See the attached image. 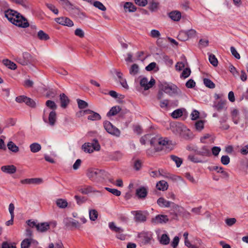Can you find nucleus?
<instances>
[{
    "label": "nucleus",
    "instance_id": "e2e57ef3",
    "mask_svg": "<svg viewBox=\"0 0 248 248\" xmlns=\"http://www.w3.org/2000/svg\"><path fill=\"white\" fill-rule=\"evenodd\" d=\"M236 222V219L235 218H227L225 220V223L229 226H232Z\"/></svg>",
    "mask_w": 248,
    "mask_h": 248
},
{
    "label": "nucleus",
    "instance_id": "393cba45",
    "mask_svg": "<svg viewBox=\"0 0 248 248\" xmlns=\"http://www.w3.org/2000/svg\"><path fill=\"white\" fill-rule=\"evenodd\" d=\"M90 112H87V114H89L88 116V119L91 121H97L101 119V117L100 115L91 110H90Z\"/></svg>",
    "mask_w": 248,
    "mask_h": 248
},
{
    "label": "nucleus",
    "instance_id": "473e14b6",
    "mask_svg": "<svg viewBox=\"0 0 248 248\" xmlns=\"http://www.w3.org/2000/svg\"><path fill=\"white\" fill-rule=\"evenodd\" d=\"M159 242L161 244L166 245L170 243V238L167 234H163L159 238Z\"/></svg>",
    "mask_w": 248,
    "mask_h": 248
},
{
    "label": "nucleus",
    "instance_id": "9d476101",
    "mask_svg": "<svg viewBox=\"0 0 248 248\" xmlns=\"http://www.w3.org/2000/svg\"><path fill=\"white\" fill-rule=\"evenodd\" d=\"M63 223L67 227H74L77 229H79L80 228L79 223L71 217L65 218L63 219Z\"/></svg>",
    "mask_w": 248,
    "mask_h": 248
},
{
    "label": "nucleus",
    "instance_id": "f8f14e48",
    "mask_svg": "<svg viewBox=\"0 0 248 248\" xmlns=\"http://www.w3.org/2000/svg\"><path fill=\"white\" fill-rule=\"evenodd\" d=\"M139 236L145 244L150 243L153 238V234L150 232H142L139 234Z\"/></svg>",
    "mask_w": 248,
    "mask_h": 248
},
{
    "label": "nucleus",
    "instance_id": "c03bdc74",
    "mask_svg": "<svg viewBox=\"0 0 248 248\" xmlns=\"http://www.w3.org/2000/svg\"><path fill=\"white\" fill-rule=\"evenodd\" d=\"M139 72V67L137 64H133L129 69L130 74L133 76L136 75Z\"/></svg>",
    "mask_w": 248,
    "mask_h": 248
},
{
    "label": "nucleus",
    "instance_id": "aec40b11",
    "mask_svg": "<svg viewBox=\"0 0 248 248\" xmlns=\"http://www.w3.org/2000/svg\"><path fill=\"white\" fill-rule=\"evenodd\" d=\"M78 190L80 193L83 194H88L90 193L98 192L96 191L93 187L90 186L79 187Z\"/></svg>",
    "mask_w": 248,
    "mask_h": 248
},
{
    "label": "nucleus",
    "instance_id": "f3484780",
    "mask_svg": "<svg viewBox=\"0 0 248 248\" xmlns=\"http://www.w3.org/2000/svg\"><path fill=\"white\" fill-rule=\"evenodd\" d=\"M226 100H220L217 102H215L214 104L213 108L218 111H220L223 109H226Z\"/></svg>",
    "mask_w": 248,
    "mask_h": 248
},
{
    "label": "nucleus",
    "instance_id": "774afa93",
    "mask_svg": "<svg viewBox=\"0 0 248 248\" xmlns=\"http://www.w3.org/2000/svg\"><path fill=\"white\" fill-rule=\"evenodd\" d=\"M212 153L215 156L218 155L219 152L221 151V148L219 147L214 146L212 148Z\"/></svg>",
    "mask_w": 248,
    "mask_h": 248
},
{
    "label": "nucleus",
    "instance_id": "6ab92c4d",
    "mask_svg": "<svg viewBox=\"0 0 248 248\" xmlns=\"http://www.w3.org/2000/svg\"><path fill=\"white\" fill-rule=\"evenodd\" d=\"M231 116L232 120L234 124H236L239 123L240 116L238 109L236 108H232L231 111Z\"/></svg>",
    "mask_w": 248,
    "mask_h": 248
},
{
    "label": "nucleus",
    "instance_id": "8fccbe9b",
    "mask_svg": "<svg viewBox=\"0 0 248 248\" xmlns=\"http://www.w3.org/2000/svg\"><path fill=\"white\" fill-rule=\"evenodd\" d=\"M177 38L182 41H185L188 40L186 31H181L178 35Z\"/></svg>",
    "mask_w": 248,
    "mask_h": 248
},
{
    "label": "nucleus",
    "instance_id": "2f4dec72",
    "mask_svg": "<svg viewBox=\"0 0 248 248\" xmlns=\"http://www.w3.org/2000/svg\"><path fill=\"white\" fill-rule=\"evenodd\" d=\"M89 218L92 221H95L98 217V212L95 209H90L89 210Z\"/></svg>",
    "mask_w": 248,
    "mask_h": 248
},
{
    "label": "nucleus",
    "instance_id": "f03ea898",
    "mask_svg": "<svg viewBox=\"0 0 248 248\" xmlns=\"http://www.w3.org/2000/svg\"><path fill=\"white\" fill-rule=\"evenodd\" d=\"M46 105L47 108H45L43 115L44 122L50 126L55 125L57 121V114L55 110L57 105L54 101L47 100Z\"/></svg>",
    "mask_w": 248,
    "mask_h": 248
},
{
    "label": "nucleus",
    "instance_id": "5701e85b",
    "mask_svg": "<svg viewBox=\"0 0 248 248\" xmlns=\"http://www.w3.org/2000/svg\"><path fill=\"white\" fill-rule=\"evenodd\" d=\"M157 204L161 207H169L171 206V202L168 201L164 198L160 197L157 201Z\"/></svg>",
    "mask_w": 248,
    "mask_h": 248
},
{
    "label": "nucleus",
    "instance_id": "b1692460",
    "mask_svg": "<svg viewBox=\"0 0 248 248\" xmlns=\"http://www.w3.org/2000/svg\"><path fill=\"white\" fill-rule=\"evenodd\" d=\"M3 64L8 68L11 70H16L17 68L16 64L8 59H4L2 61Z\"/></svg>",
    "mask_w": 248,
    "mask_h": 248
},
{
    "label": "nucleus",
    "instance_id": "79ce46f5",
    "mask_svg": "<svg viewBox=\"0 0 248 248\" xmlns=\"http://www.w3.org/2000/svg\"><path fill=\"white\" fill-rule=\"evenodd\" d=\"M186 178L191 183L193 184H197L198 183V179L195 178L194 176L189 172H186L185 174Z\"/></svg>",
    "mask_w": 248,
    "mask_h": 248
},
{
    "label": "nucleus",
    "instance_id": "864d4df0",
    "mask_svg": "<svg viewBox=\"0 0 248 248\" xmlns=\"http://www.w3.org/2000/svg\"><path fill=\"white\" fill-rule=\"evenodd\" d=\"M77 101L78 107L80 109L85 108L88 106V103L84 100L78 99Z\"/></svg>",
    "mask_w": 248,
    "mask_h": 248
},
{
    "label": "nucleus",
    "instance_id": "ddd939ff",
    "mask_svg": "<svg viewBox=\"0 0 248 248\" xmlns=\"http://www.w3.org/2000/svg\"><path fill=\"white\" fill-rule=\"evenodd\" d=\"M176 86L174 85L165 83L161 85V89L162 91L168 94H171L174 92Z\"/></svg>",
    "mask_w": 248,
    "mask_h": 248
},
{
    "label": "nucleus",
    "instance_id": "a211bd4d",
    "mask_svg": "<svg viewBox=\"0 0 248 248\" xmlns=\"http://www.w3.org/2000/svg\"><path fill=\"white\" fill-rule=\"evenodd\" d=\"M1 170L6 173L14 174L16 171V168L13 165H5L1 167Z\"/></svg>",
    "mask_w": 248,
    "mask_h": 248
},
{
    "label": "nucleus",
    "instance_id": "dca6fc26",
    "mask_svg": "<svg viewBox=\"0 0 248 248\" xmlns=\"http://www.w3.org/2000/svg\"><path fill=\"white\" fill-rule=\"evenodd\" d=\"M17 15H19L18 12L11 9H9L5 12V17L11 23L15 19L16 16Z\"/></svg>",
    "mask_w": 248,
    "mask_h": 248
},
{
    "label": "nucleus",
    "instance_id": "ea45409f",
    "mask_svg": "<svg viewBox=\"0 0 248 248\" xmlns=\"http://www.w3.org/2000/svg\"><path fill=\"white\" fill-rule=\"evenodd\" d=\"M108 226L110 230L115 232H123V230L122 228L117 227L113 222H109Z\"/></svg>",
    "mask_w": 248,
    "mask_h": 248
},
{
    "label": "nucleus",
    "instance_id": "cd10ccee",
    "mask_svg": "<svg viewBox=\"0 0 248 248\" xmlns=\"http://www.w3.org/2000/svg\"><path fill=\"white\" fill-rule=\"evenodd\" d=\"M156 187L159 190L165 191L168 189V184L165 181L161 180L156 184Z\"/></svg>",
    "mask_w": 248,
    "mask_h": 248
},
{
    "label": "nucleus",
    "instance_id": "58836bf2",
    "mask_svg": "<svg viewBox=\"0 0 248 248\" xmlns=\"http://www.w3.org/2000/svg\"><path fill=\"white\" fill-rule=\"evenodd\" d=\"M170 158L175 162L177 167L178 168L180 167L183 162V160L182 158L174 155H171L170 156Z\"/></svg>",
    "mask_w": 248,
    "mask_h": 248
},
{
    "label": "nucleus",
    "instance_id": "4468645a",
    "mask_svg": "<svg viewBox=\"0 0 248 248\" xmlns=\"http://www.w3.org/2000/svg\"><path fill=\"white\" fill-rule=\"evenodd\" d=\"M195 152L197 155L203 156H210L211 155L210 150L206 146H202L200 149L195 150Z\"/></svg>",
    "mask_w": 248,
    "mask_h": 248
},
{
    "label": "nucleus",
    "instance_id": "4be33fe9",
    "mask_svg": "<svg viewBox=\"0 0 248 248\" xmlns=\"http://www.w3.org/2000/svg\"><path fill=\"white\" fill-rule=\"evenodd\" d=\"M50 223L48 222H43L38 223L37 226V230L41 232H44L47 231L50 228Z\"/></svg>",
    "mask_w": 248,
    "mask_h": 248
},
{
    "label": "nucleus",
    "instance_id": "49530a36",
    "mask_svg": "<svg viewBox=\"0 0 248 248\" xmlns=\"http://www.w3.org/2000/svg\"><path fill=\"white\" fill-rule=\"evenodd\" d=\"M183 115V111L181 109H177L173 111L171 113V116L173 118H178L182 116Z\"/></svg>",
    "mask_w": 248,
    "mask_h": 248
},
{
    "label": "nucleus",
    "instance_id": "7c9ffc66",
    "mask_svg": "<svg viewBox=\"0 0 248 248\" xmlns=\"http://www.w3.org/2000/svg\"><path fill=\"white\" fill-rule=\"evenodd\" d=\"M31 151L33 153H37L41 149V146L38 143H33L30 145Z\"/></svg>",
    "mask_w": 248,
    "mask_h": 248
},
{
    "label": "nucleus",
    "instance_id": "c85d7f7f",
    "mask_svg": "<svg viewBox=\"0 0 248 248\" xmlns=\"http://www.w3.org/2000/svg\"><path fill=\"white\" fill-rule=\"evenodd\" d=\"M124 7L126 11H128L129 12H134L136 11L137 9L135 5L130 2H125Z\"/></svg>",
    "mask_w": 248,
    "mask_h": 248
},
{
    "label": "nucleus",
    "instance_id": "f704fd0d",
    "mask_svg": "<svg viewBox=\"0 0 248 248\" xmlns=\"http://www.w3.org/2000/svg\"><path fill=\"white\" fill-rule=\"evenodd\" d=\"M37 36L41 40L46 41L49 39V35L42 30L38 32Z\"/></svg>",
    "mask_w": 248,
    "mask_h": 248
},
{
    "label": "nucleus",
    "instance_id": "37998d69",
    "mask_svg": "<svg viewBox=\"0 0 248 248\" xmlns=\"http://www.w3.org/2000/svg\"><path fill=\"white\" fill-rule=\"evenodd\" d=\"M162 170H154L150 172V175L154 178H158L160 176H163Z\"/></svg>",
    "mask_w": 248,
    "mask_h": 248
},
{
    "label": "nucleus",
    "instance_id": "2eb2a0df",
    "mask_svg": "<svg viewBox=\"0 0 248 248\" xmlns=\"http://www.w3.org/2000/svg\"><path fill=\"white\" fill-rule=\"evenodd\" d=\"M169 220V218L166 215H159L155 216L152 219V222L155 224L165 223Z\"/></svg>",
    "mask_w": 248,
    "mask_h": 248
},
{
    "label": "nucleus",
    "instance_id": "a878e982",
    "mask_svg": "<svg viewBox=\"0 0 248 248\" xmlns=\"http://www.w3.org/2000/svg\"><path fill=\"white\" fill-rule=\"evenodd\" d=\"M60 100L61 107L63 108H65L69 103L68 97L64 93L60 94Z\"/></svg>",
    "mask_w": 248,
    "mask_h": 248
},
{
    "label": "nucleus",
    "instance_id": "a19ab883",
    "mask_svg": "<svg viewBox=\"0 0 248 248\" xmlns=\"http://www.w3.org/2000/svg\"><path fill=\"white\" fill-rule=\"evenodd\" d=\"M12 1L22 5L25 8H28L30 6V3L27 0H12Z\"/></svg>",
    "mask_w": 248,
    "mask_h": 248
},
{
    "label": "nucleus",
    "instance_id": "f257e3e1",
    "mask_svg": "<svg viewBox=\"0 0 248 248\" xmlns=\"http://www.w3.org/2000/svg\"><path fill=\"white\" fill-rule=\"evenodd\" d=\"M148 141L150 142L152 146H154L156 151L170 148V143L166 139L158 136L151 139V135L147 134L142 137L140 139V142L142 144H145Z\"/></svg>",
    "mask_w": 248,
    "mask_h": 248
},
{
    "label": "nucleus",
    "instance_id": "a18cd8bd",
    "mask_svg": "<svg viewBox=\"0 0 248 248\" xmlns=\"http://www.w3.org/2000/svg\"><path fill=\"white\" fill-rule=\"evenodd\" d=\"M92 3H93V5L94 6L97 8L99 10L102 11H105L106 10V7L101 2L98 1H93Z\"/></svg>",
    "mask_w": 248,
    "mask_h": 248
},
{
    "label": "nucleus",
    "instance_id": "72a5a7b5",
    "mask_svg": "<svg viewBox=\"0 0 248 248\" xmlns=\"http://www.w3.org/2000/svg\"><path fill=\"white\" fill-rule=\"evenodd\" d=\"M8 149L14 153H17L19 151V148L13 141H9L7 144Z\"/></svg>",
    "mask_w": 248,
    "mask_h": 248
},
{
    "label": "nucleus",
    "instance_id": "de8ad7c7",
    "mask_svg": "<svg viewBox=\"0 0 248 248\" xmlns=\"http://www.w3.org/2000/svg\"><path fill=\"white\" fill-rule=\"evenodd\" d=\"M209 61L214 66H217V65L218 61L214 55L210 54L209 55Z\"/></svg>",
    "mask_w": 248,
    "mask_h": 248
},
{
    "label": "nucleus",
    "instance_id": "5fc2aeb1",
    "mask_svg": "<svg viewBox=\"0 0 248 248\" xmlns=\"http://www.w3.org/2000/svg\"><path fill=\"white\" fill-rule=\"evenodd\" d=\"M188 39L192 37H196L197 35V31L194 29H190L186 31Z\"/></svg>",
    "mask_w": 248,
    "mask_h": 248
},
{
    "label": "nucleus",
    "instance_id": "7ed1b4c3",
    "mask_svg": "<svg viewBox=\"0 0 248 248\" xmlns=\"http://www.w3.org/2000/svg\"><path fill=\"white\" fill-rule=\"evenodd\" d=\"M86 174L90 180L96 183L104 182L108 175L105 170L94 168L88 169Z\"/></svg>",
    "mask_w": 248,
    "mask_h": 248
},
{
    "label": "nucleus",
    "instance_id": "412c9836",
    "mask_svg": "<svg viewBox=\"0 0 248 248\" xmlns=\"http://www.w3.org/2000/svg\"><path fill=\"white\" fill-rule=\"evenodd\" d=\"M148 189L146 187L142 186L136 190V194L139 198H144L146 197Z\"/></svg>",
    "mask_w": 248,
    "mask_h": 248
},
{
    "label": "nucleus",
    "instance_id": "052dcab7",
    "mask_svg": "<svg viewBox=\"0 0 248 248\" xmlns=\"http://www.w3.org/2000/svg\"><path fill=\"white\" fill-rule=\"evenodd\" d=\"M230 162V158L228 155H223L221 157V162L224 165H227L229 164Z\"/></svg>",
    "mask_w": 248,
    "mask_h": 248
},
{
    "label": "nucleus",
    "instance_id": "4c0bfd02",
    "mask_svg": "<svg viewBox=\"0 0 248 248\" xmlns=\"http://www.w3.org/2000/svg\"><path fill=\"white\" fill-rule=\"evenodd\" d=\"M212 170H216L217 173H222L224 177H227L229 176L228 173L223 170V168L222 167L213 166Z\"/></svg>",
    "mask_w": 248,
    "mask_h": 248
},
{
    "label": "nucleus",
    "instance_id": "bf43d9fd",
    "mask_svg": "<svg viewBox=\"0 0 248 248\" xmlns=\"http://www.w3.org/2000/svg\"><path fill=\"white\" fill-rule=\"evenodd\" d=\"M150 35L153 38H157L160 36L161 34L158 30H152L151 31Z\"/></svg>",
    "mask_w": 248,
    "mask_h": 248
},
{
    "label": "nucleus",
    "instance_id": "0e129e2a",
    "mask_svg": "<svg viewBox=\"0 0 248 248\" xmlns=\"http://www.w3.org/2000/svg\"><path fill=\"white\" fill-rule=\"evenodd\" d=\"M231 52L232 55L236 59H239L240 58V56L239 54L237 52L236 49L233 46H231L230 48Z\"/></svg>",
    "mask_w": 248,
    "mask_h": 248
},
{
    "label": "nucleus",
    "instance_id": "09e8293b",
    "mask_svg": "<svg viewBox=\"0 0 248 248\" xmlns=\"http://www.w3.org/2000/svg\"><path fill=\"white\" fill-rule=\"evenodd\" d=\"M203 83L206 87L209 88L213 89L215 87V84L208 78H204Z\"/></svg>",
    "mask_w": 248,
    "mask_h": 248
},
{
    "label": "nucleus",
    "instance_id": "338daca9",
    "mask_svg": "<svg viewBox=\"0 0 248 248\" xmlns=\"http://www.w3.org/2000/svg\"><path fill=\"white\" fill-rule=\"evenodd\" d=\"M195 85V82L192 79L188 80L186 83V86L188 88H193Z\"/></svg>",
    "mask_w": 248,
    "mask_h": 248
},
{
    "label": "nucleus",
    "instance_id": "c9c22d12",
    "mask_svg": "<svg viewBox=\"0 0 248 248\" xmlns=\"http://www.w3.org/2000/svg\"><path fill=\"white\" fill-rule=\"evenodd\" d=\"M33 241L31 238L25 239L21 243V248H29Z\"/></svg>",
    "mask_w": 248,
    "mask_h": 248
},
{
    "label": "nucleus",
    "instance_id": "0eeeda50",
    "mask_svg": "<svg viewBox=\"0 0 248 248\" xmlns=\"http://www.w3.org/2000/svg\"><path fill=\"white\" fill-rule=\"evenodd\" d=\"M104 127L105 130L110 134L119 137L121 134L120 131L108 121H105L104 123Z\"/></svg>",
    "mask_w": 248,
    "mask_h": 248
},
{
    "label": "nucleus",
    "instance_id": "e433bc0d",
    "mask_svg": "<svg viewBox=\"0 0 248 248\" xmlns=\"http://www.w3.org/2000/svg\"><path fill=\"white\" fill-rule=\"evenodd\" d=\"M121 108L118 106L112 107L110 110L107 113L108 116H114L120 112Z\"/></svg>",
    "mask_w": 248,
    "mask_h": 248
},
{
    "label": "nucleus",
    "instance_id": "39448f33",
    "mask_svg": "<svg viewBox=\"0 0 248 248\" xmlns=\"http://www.w3.org/2000/svg\"><path fill=\"white\" fill-rule=\"evenodd\" d=\"M14 60L22 65H27L34 62V59L32 56L28 52H24L22 57H16Z\"/></svg>",
    "mask_w": 248,
    "mask_h": 248
},
{
    "label": "nucleus",
    "instance_id": "680f3d73",
    "mask_svg": "<svg viewBox=\"0 0 248 248\" xmlns=\"http://www.w3.org/2000/svg\"><path fill=\"white\" fill-rule=\"evenodd\" d=\"M47 6V7L53 13H54L56 15H58V13H59V11L55 7V6L51 4V3H49V4H47L46 5Z\"/></svg>",
    "mask_w": 248,
    "mask_h": 248
},
{
    "label": "nucleus",
    "instance_id": "c756f323",
    "mask_svg": "<svg viewBox=\"0 0 248 248\" xmlns=\"http://www.w3.org/2000/svg\"><path fill=\"white\" fill-rule=\"evenodd\" d=\"M57 206L60 208H65L68 205V203L66 200L63 199H58L56 201Z\"/></svg>",
    "mask_w": 248,
    "mask_h": 248
},
{
    "label": "nucleus",
    "instance_id": "20e7f679",
    "mask_svg": "<svg viewBox=\"0 0 248 248\" xmlns=\"http://www.w3.org/2000/svg\"><path fill=\"white\" fill-rule=\"evenodd\" d=\"M82 149L86 153H91L94 151H99L100 146L97 140L94 139L92 142L85 143L82 146Z\"/></svg>",
    "mask_w": 248,
    "mask_h": 248
},
{
    "label": "nucleus",
    "instance_id": "1a4fd4ad",
    "mask_svg": "<svg viewBox=\"0 0 248 248\" xmlns=\"http://www.w3.org/2000/svg\"><path fill=\"white\" fill-rule=\"evenodd\" d=\"M140 85L144 90L152 88L155 83V80L152 78L149 81L146 78H142L140 82Z\"/></svg>",
    "mask_w": 248,
    "mask_h": 248
},
{
    "label": "nucleus",
    "instance_id": "9b49d317",
    "mask_svg": "<svg viewBox=\"0 0 248 248\" xmlns=\"http://www.w3.org/2000/svg\"><path fill=\"white\" fill-rule=\"evenodd\" d=\"M131 214L134 216V219L136 222H141L146 220L145 214L141 211H132Z\"/></svg>",
    "mask_w": 248,
    "mask_h": 248
},
{
    "label": "nucleus",
    "instance_id": "4d7b16f0",
    "mask_svg": "<svg viewBox=\"0 0 248 248\" xmlns=\"http://www.w3.org/2000/svg\"><path fill=\"white\" fill-rule=\"evenodd\" d=\"M196 129L201 131L204 128V122L202 120L197 121L195 124Z\"/></svg>",
    "mask_w": 248,
    "mask_h": 248
},
{
    "label": "nucleus",
    "instance_id": "423d86ee",
    "mask_svg": "<svg viewBox=\"0 0 248 248\" xmlns=\"http://www.w3.org/2000/svg\"><path fill=\"white\" fill-rule=\"evenodd\" d=\"M15 19L12 22V24L22 28H26L29 26L30 24L27 19L23 16L20 14L16 16Z\"/></svg>",
    "mask_w": 248,
    "mask_h": 248
},
{
    "label": "nucleus",
    "instance_id": "603ef678",
    "mask_svg": "<svg viewBox=\"0 0 248 248\" xmlns=\"http://www.w3.org/2000/svg\"><path fill=\"white\" fill-rule=\"evenodd\" d=\"M188 159L190 161L193 163H202V160L199 159L198 157L196 156L195 155H190L187 157Z\"/></svg>",
    "mask_w": 248,
    "mask_h": 248
},
{
    "label": "nucleus",
    "instance_id": "69168bd1",
    "mask_svg": "<svg viewBox=\"0 0 248 248\" xmlns=\"http://www.w3.org/2000/svg\"><path fill=\"white\" fill-rule=\"evenodd\" d=\"M172 208V209L175 212H181V209H183V208L179 205L171 202V206H170Z\"/></svg>",
    "mask_w": 248,
    "mask_h": 248
},
{
    "label": "nucleus",
    "instance_id": "6e6552de",
    "mask_svg": "<svg viewBox=\"0 0 248 248\" xmlns=\"http://www.w3.org/2000/svg\"><path fill=\"white\" fill-rule=\"evenodd\" d=\"M55 21L59 24L64 26L72 27L74 25V22L70 18L65 16L56 18Z\"/></svg>",
    "mask_w": 248,
    "mask_h": 248
},
{
    "label": "nucleus",
    "instance_id": "bb28decb",
    "mask_svg": "<svg viewBox=\"0 0 248 248\" xmlns=\"http://www.w3.org/2000/svg\"><path fill=\"white\" fill-rule=\"evenodd\" d=\"M169 17L174 21H179L181 17V14L177 11H172L169 14Z\"/></svg>",
    "mask_w": 248,
    "mask_h": 248
},
{
    "label": "nucleus",
    "instance_id": "6e6d98bb",
    "mask_svg": "<svg viewBox=\"0 0 248 248\" xmlns=\"http://www.w3.org/2000/svg\"><path fill=\"white\" fill-rule=\"evenodd\" d=\"M105 188L107 191H108V192H110L111 193L113 194L114 195L116 196H119L121 194V191L117 190V189L110 188L107 187H105Z\"/></svg>",
    "mask_w": 248,
    "mask_h": 248
},
{
    "label": "nucleus",
    "instance_id": "13d9d810",
    "mask_svg": "<svg viewBox=\"0 0 248 248\" xmlns=\"http://www.w3.org/2000/svg\"><path fill=\"white\" fill-rule=\"evenodd\" d=\"M75 34L80 38H83L84 37L85 33L81 29L78 28L75 31Z\"/></svg>",
    "mask_w": 248,
    "mask_h": 248
},
{
    "label": "nucleus",
    "instance_id": "3c124183",
    "mask_svg": "<svg viewBox=\"0 0 248 248\" xmlns=\"http://www.w3.org/2000/svg\"><path fill=\"white\" fill-rule=\"evenodd\" d=\"M191 74V70L189 68H186L183 71L180 77L183 78H188Z\"/></svg>",
    "mask_w": 248,
    "mask_h": 248
}]
</instances>
